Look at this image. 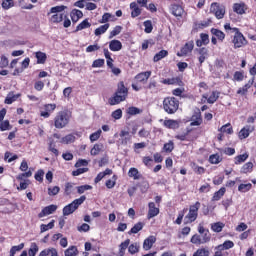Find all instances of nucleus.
Here are the masks:
<instances>
[{"mask_svg":"<svg viewBox=\"0 0 256 256\" xmlns=\"http://www.w3.org/2000/svg\"><path fill=\"white\" fill-rule=\"evenodd\" d=\"M224 227L225 224L223 222H216L211 224V229L214 231V233H221Z\"/></svg>","mask_w":256,"mask_h":256,"instance_id":"nucleus-38","label":"nucleus"},{"mask_svg":"<svg viewBox=\"0 0 256 256\" xmlns=\"http://www.w3.org/2000/svg\"><path fill=\"white\" fill-rule=\"evenodd\" d=\"M253 129L254 128H251V126L242 128L238 133L239 139H247V137H249V135L252 133Z\"/></svg>","mask_w":256,"mask_h":256,"instance_id":"nucleus-20","label":"nucleus"},{"mask_svg":"<svg viewBox=\"0 0 256 256\" xmlns=\"http://www.w3.org/2000/svg\"><path fill=\"white\" fill-rule=\"evenodd\" d=\"M218 131H220V133H226V135H233V126H231V123H227L219 128Z\"/></svg>","mask_w":256,"mask_h":256,"instance_id":"nucleus-35","label":"nucleus"},{"mask_svg":"<svg viewBox=\"0 0 256 256\" xmlns=\"http://www.w3.org/2000/svg\"><path fill=\"white\" fill-rule=\"evenodd\" d=\"M139 243L135 242L128 246V252L130 255H135V253H139Z\"/></svg>","mask_w":256,"mask_h":256,"instance_id":"nucleus-46","label":"nucleus"},{"mask_svg":"<svg viewBox=\"0 0 256 256\" xmlns=\"http://www.w3.org/2000/svg\"><path fill=\"white\" fill-rule=\"evenodd\" d=\"M116 93H117L118 95L122 96V97L124 96V98L127 99V95H128V93H129V90L127 89V87H125V83L120 82V83L118 84V89H117Z\"/></svg>","mask_w":256,"mask_h":256,"instance_id":"nucleus-28","label":"nucleus"},{"mask_svg":"<svg viewBox=\"0 0 256 256\" xmlns=\"http://www.w3.org/2000/svg\"><path fill=\"white\" fill-rule=\"evenodd\" d=\"M57 211V205H49L42 209V211L38 214L39 219H43V217H47L48 215H53Z\"/></svg>","mask_w":256,"mask_h":256,"instance_id":"nucleus-9","label":"nucleus"},{"mask_svg":"<svg viewBox=\"0 0 256 256\" xmlns=\"http://www.w3.org/2000/svg\"><path fill=\"white\" fill-rule=\"evenodd\" d=\"M127 113L128 115H139V113H141V109L137 107H129L127 109Z\"/></svg>","mask_w":256,"mask_h":256,"instance_id":"nucleus-63","label":"nucleus"},{"mask_svg":"<svg viewBox=\"0 0 256 256\" xmlns=\"http://www.w3.org/2000/svg\"><path fill=\"white\" fill-rule=\"evenodd\" d=\"M225 187H222L219 189V191L215 192L213 197H212V201H219L221 199V197H223V195H225Z\"/></svg>","mask_w":256,"mask_h":256,"instance_id":"nucleus-47","label":"nucleus"},{"mask_svg":"<svg viewBox=\"0 0 256 256\" xmlns=\"http://www.w3.org/2000/svg\"><path fill=\"white\" fill-rule=\"evenodd\" d=\"M35 57L38 65H43L45 64V61H47V54H45V52L38 51L35 53Z\"/></svg>","mask_w":256,"mask_h":256,"instance_id":"nucleus-32","label":"nucleus"},{"mask_svg":"<svg viewBox=\"0 0 256 256\" xmlns=\"http://www.w3.org/2000/svg\"><path fill=\"white\" fill-rule=\"evenodd\" d=\"M53 227H55V220H52L48 224H41L40 233H45L46 231H49V229H53Z\"/></svg>","mask_w":256,"mask_h":256,"instance_id":"nucleus-43","label":"nucleus"},{"mask_svg":"<svg viewBox=\"0 0 256 256\" xmlns=\"http://www.w3.org/2000/svg\"><path fill=\"white\" fill-rule=\"evenodd\" d=\"M116 184H117V175H113L111 179L106 181L107 189H113V187H115Z\"/></svg>","mask_w":256,"mask_h":256,"instance_id":"nucleus-53","label":"nucleus"},{"mask_svg":"<svg viewBox=\"0 0 256 256\" xmlns=\"http://www.w3.org/2000/svg\"><path fill=\"white\" fill-rule=\"evenodd\" d=\"M24 247H25L24 243H21L18 246H13L10 249V256H15V253H19V251L23 250Z\"/></svg>","mask_w":256,"mask_h":256,"instance_id":"nucleus-54","label":"nucleus"},{"mask_svg":"<svg viewBox=\"0 0 256 256\" xmlns=\"http://www.w3.org/2000/svg\"><path fill=\"white\" fill-rule=\"evenodd\" d=\"M201 207L200 202H196L194 205L190 206L188 214L184 218V223L189 225V223H193L197 221V217H199V209Z\"/></svg>","mask_w":256,"mask_h":256,"instance_id":"nucleus-4","label":"nucleus"},{"mask_svg":"<svg viewBox=\"0 0 256 256\" xmlns=\"http://www.w3.org/2000/svg\"><path fill=\"white\" fill-rule=\"evenodd\" d=\"M44 110H41L40 115L41 117H44V119H49L51 117V113L57 109L56 104H45L44 105Z\"/></svg>","mask_w":256,"mask_h":256,"instance_id":"nucleus-8","label":"nucleus"},{"mask_svg":"<svg viewBox=\"0 0 256 256\" xmlns=\"http://www.w3.org/2000/svg\"><path fill=\"white\" fill-rule=\"evenodd\" d=\"M145 29V33H151L153 31V22H151V20H146L143 23Z\"/></svg>","mask_w":256,"mask_h":256,"instance_id":"nucleus-57","label":"nucleus"},{"mask_svg":"<svg viewBox=\"0 0 256 256\" xmlns=\"http://www.w3.org/2000/svg\"><path fill=\"white\" fill-rule=\"evenodd\" d=\"M130 243H131V240L126 239L124 242H122L119 245V256H125V251H127V249H129Z\"/></svg>","mask_w":256,"mask_h":256,"instance_id":"nucleus-30","label":"nucleus"},{"mask_svg":"<svg viewBox=\"0 0 256 256\" xmlns=\"http://www.w3.org/2000/svg\"><path fill=\"white\" fill-rule=\"evenodd\" d=\"M11 129V124L8 120H5L0 123V131H9Z\"/></svg>","mask_w":256,"mask_h":256,"instance_id":"nucleus-61","label":"nucleus"},{"mask_svg":"<svg viewBox=\"0 0 256 256\" xmlns=\"http://www.w3.org/2000/svg\"><path fill=\"white\" fill-rule=\"evenodd\" d=\"M170 13L177 19H181L185 15V9L179 4H171Z\"/></svg>","mask_w":256,"mask_h":256,"instance_id":"nucleus-7","label":"nucleus"},{"mask_svg":"<svg viewBox=\"0 0 256 256\" xmlns=\"http://www.w3.org/2000/svg\"><path fill=\"white\" fill-rule=\"evenodd\" d=\"M232 43L234 49H240V47H245V45H247V40L245 39V36H243V33H237L234 34Z\"/></svg>","mask_w":256,"mask_h":256,"instance_id":"nucleus-5","label":"nucleus"},{"mask_svg":"<svg viewBox=\"0 0 256 256\" xmlns=\"http://www.w3.org/2000/svg\"><path fill=\"white\" fill-rule=\"evenodd\" d=\"M201 123H203V118H201L200 113L192 116L191 123H190L191 127H199V125H201Z\"/></svg>","mask_w":256,"mask_h":256,"instance_id":"nucleus-27","label":"nucleus"},{"mask_svg":"<svg viewBox=\"0 0 256 256\" xmlns=\"http://www.w3.org/2000/svg\"><path fill=\"white\" fill-rule=\"evenodd\" d=\"M240 171H241V173H244V174L251 173L253 171V164H252V162L245 163L242 166Z\"/></svg>","mask_w":256,"mask_h":256,"instance_id":"nucleus-49","label":"nucleus"},{"mask_svg":"<svg viewBox=\"0 0 256 256\" xmlns=\"http://www.w3.org/2000/svg\"><path fill=\"white\" fill-rule=\"evenodd\" d=\"M71 121V112L69 111H60L56 114L54 118V127L56 129H65Z\"/></svg>","mask_w":256,"mask_h":256,"instance_id":"nucleus-1","label":"nucleus"},{"mask_svg":"<svg viewBox=\"0 0 256 256\" xmlns=\"http://www.w3.org/2000/svg\"><path fill=\"white\" fill-rule=\"evenodd\" d=\"M130 9H131V17H133V19H135V17H139V15H141L142 13V10L137 4V2L130 3Z\"/></svg>","mask_w":256,"mask_h":256,"instance_id":"nucleus-17","label":"nucleus"},{"mask_svg":"<svg viewBox=\"0 0 256 256\" xmlns=\"http://www.w3.org/2000/svg\"><path fill=\"white\" fill-rule=\"evenodd\" d=\"M197 52H198V61L200 65H203V63H205V60L209 58V50L207 48H199Z\"/></svg>","mask_w":256,"mask_h":256,"instance_id":"nucleus-14","label":"nucleus"},{"mask_svg":"<svg viewBox=\"0 0 256 256\" xmlns=\"http://www.w3.org/2000/svg\"><path fill=\"white\" fill-rule=\"evenodd\" d=\"M19 97H21V94H15L14 92H10L6 98H5V101L4 103L6 105H11L13 103H15V101H17V99H19Z\"/></svg>","mask_w":256,"mask_h":256,"instance_id":"nucleus-21","label":"nucleus"},{"mask_svg":"<svg viewBox=\"0 0 256 256\" xmlns=\"http://www.w3.org/2000/svg\"><path fill=\"white\" fill-rule=\"evenodd\" d=\"M163 125L166 127V129H179L180 125H181V121L180 120H173V119H167L163 121Z\"/></svg>","mask_w":256,"mask_h":256,"instance_id":"nucleus-12","label":"nucleus"},{"mask_svg":"<svg viewBox=\"0 0 256 256\" xmlns=\"http://www.w3.org/2000/svg\"><path fill=\"white\" fill-rule=\"evenodd\" d=\"M245 79V74L241 71H236L234 73V81H243Z\"/></svg>","mask_w":256,"mask_h":256,"instance_id":"nucleus-64","label":"nucleus"},{"mask_svg":"<svg viewBox=\"0 0 256 256\" xmlns=\"http://www.w3.org/2000/svg\"><path fill=\"white\" fill-rule=\"evenodd\" d=\"M74 142H75V135L73 134H68L61 139V143H64L65 145H69V143H74Z\"/></svg>","mask_w":256,"mask_h":256,"instance_id":"nucleus-51","label":"nucleus"},{"mask_svg":"<svg viewBox=\"0 0 256 256\" xmlns=\"http://www.w3.org/2000/svg\"><path fill=\"white\" fill-rule=\"evenodd\" d=\"M70 16H71V20L74 23H77V21H79V19H83V12L78 9H73L70 13Z\"/></svg>","mask_w":256,"mask_h":256,"instance_id":"nucleus-24","label":"nucleus"},{"mask_svg":"<svg viewBox=\"0 0 256 256\" xmlns=\"http://www.w3.org/2000/svg\"><path fill=\"white\" fill-rule=\"evenodd\" d=\"M86 200H87V197L85 195H83L80 198L75 199L74 201H72L70 204L66 205L63 208L64 217H67L69 215H73V213H75V211H77L79 209V206L83 205V203H85Z\"/></svg>","mask_w":256,"mask_h":256,"instance_id":"nucleus-2","label":"nucleus"},{"mask_svg":"<svg viewBox=\"0 0 256 256\" xmlns=\"http://www.w3.org/2000/svg\"><path fill=\"white\" fill-rule=\"evenodd\" d=\"M157 241V238L155 236H149L146 238L143 242V250L149 251L155 245V242Z\"/></svg>","mask_w":256,"mask_h":256,"instance_id":"nucleus-15","label":"nucleus"},{"mask_svg":"<svg viewBox=\"0 0 256 256\" xmlns=\"http://www.w3.org/2000/svg\"><path fill=\"white\" fill-rule=\"evenodd\" d=\"M249 159V153L245 152L244 154H240L234 157V164L241 165V163H245Z\"/></svg>","mask_w":256,"mask_h":256,"instance_id":"nucleus-26","label":"nucleus"},{"mask_svg":"<svg viewBox=\"0 0 256 256\" xmlns=\"http://www.w3.org/2000/svg\"><path fill=\"white\" fill-rule=\"evenodd\" d=\"M159 215V207H157L154 202L148 203V213L147 219H153V217H157Z\"/></svg>","mask_w":256,"mask_h":256,"instance_id":"nucleus-10","label":"nucleus"},{"mask_svg":"<svg viewBox=\"0 0 256 256\" xmlns=\"http://www.w3.org/2000/svg\"><path fill=\"white\" fill-rule=\"evenodd\" d=\"M211 252L207 248L197 249L192 256H210Z\"/></svg>","mask_w":256,"mask_h":256,"instance_id":"nucleus-44","label":"nucleus"},{"mask_svg":"<svg viewBox=\"0 0 256 256\" xmlns=\"http://www.w3.org/2000/svg\"><path fill=\"white\" fill-rule=\"evenodd\" d=\"M125 96H121L120 94H118L117 92L115 93V95L109 99V104L110 105H119V103L125 101Z\"/></svg>","mask_w":256,"mask_h":256,"instance_id":"nucleus-25","label":"nucleus"},{"mask_svg":"<svg viewBox=\"0 0 256 256\" xmlns=\"http://www.w3.org/2000/svg\"><path fill=\"white\" fill-rule=\"evenodd\" d=\"M211 33L212 35H215L219 41H223L225 39V33L219 29L212 28Z\"/></svg>","mask_w":256,"mask_h":256,"instance_id":"nucleus-48","label":"nucleus"},{"mask_svg":"<svg viewBox=\"0 0 256 256\" xmlns=\"http://www.w3.org/2000/svg\"><path fill=\"white\" fill-rule=\"evenodd\" d=\"M149 77H151V71H146L136 75L135 79L138 83H147Z\"/></svg>","mask_w":256,"mask_h":256,"instance_id":"nucleus-18","label":"nucleus"},{"mask_svg":"<svg viewBox=\"0 0 256 256\" xmlns=\"http://www.w3.org/2000/svg\"><path fill=\"white\" fill-rule=\"evenodd\" d=\"M252 187H253V184L251 183L240 184L238 186V191H240V193H247L248 191H251Z\"/></svg>","mask_w":256,"mask_h":256,"instance_id":"nucleus-50","label":"nucleus"},{"mask_svg":"<svg viewBox=\"0 0 256 256\" xmlns=\"http://www.w3.org/2000/svg\"><path fill=\"white\" fill-rule=\"evenodd\" d=\"M233 247H235V243H233V241L228 240L225 241L223 244H220L216 247V249H218V251H225V249H233Z\"/></svg>","mask_w":256,"mask_h":256,"instance_id":"nucleus-31","label":"nucleus"},{"mask_svg":"<svg viewBox=\"0 0 256 256\" xmlns=\"http://www.w3.org/2000/svg\"><path fill=\"white\" fill-rule=\"evenodd\" d=\"M221 161H223V158L219 154H212L209 157V162L212 165H219V163H221Z\"/></svg>","mask_w":256,"mask_h":256,"instance_id":"nucleus-41","label":"nucleus"},{"mask_svg":"<svg viewBox=\"0 0 256 256\" xmlns=\"http://www.w3.org/2000/svg\"><path fill=\"white\" fill-rule=\"evenodd\" d=\"M65 17V14L60 13V14H54L51 16L50 21L52 23H61L63 21V18Z\"/></svg>","mask_w":256,"mask_h":256,"instance_id":"nucleus-52","label":"nucleus"},{"mask_svg":"<svg viewBox=\"0 0 256 256\" xmlns=\"http://www.w3.org/2000/svg\"><path fill=\"white\" fill-rule=\"evenodd\" d=\"M108 29H109V24H104L95 29L94 35H96V37H99V35H103V34L107 33Z\"/></svg>","mask_w":256,"mask_h":256,"instance_id":"nucleus-37","label":"nucleus"},{"mask_svg":"<svg viewBox=\"0 0 256 256\" xmlns=\"http://www.w3.org/2000/svg\"><path fill=\"white\" fill-rule=\"evenodd\" d=\"M123 30V27L121 26H116L109 35V39H113V37H117V35H119V33H121V31Z\"/></svg>","mask_w":256,"mask_h":256,"instance_id":"nucleus-58","label":"nucleus"},{"mask_svg":"<svg viewBox=\"0 0 256 256\" xmlns=\"http://www.w3.org/2000/svg\"><path fill=\"white\" fill-rule=\"evenodd\" d=\"M167 55H169V52L167 50H161L160 52L156 53L153 58L154 63L161 61V59H165Z\"/></svg>","mask_w":256,"mask_h":256,"instance_id":"nucleus-36","label":"nucleus"},{"mask_svg":"<svg viewBox=\"0 0 256 256\" xmlns=\"http://www.w3.org/2000/svg\"><path fill=\"white\" fill-rule=\"evenodd\" d=\"M74 191H75V184H73L71 182H67L65 184V188H64L65 195H72V193H74Z\"/></svg>","mask_w":256,"mask_h":256,"instance_id":"nucleus-45","label":"nucleus"},{"mask_svg":"<svg viewBox=\"0 0 256 256\" xmlns=\"http://www.w3.org/2000/svg\"><path fill=\"white\" fill-rule=\"evenodd\" d=\"M105 149V146L102 143L94 144L93 148L90 151L91 155H99L100 153H103Z\"/></svg>","mask_w":256,"mask_h":256,"instance_id":"nucleus-29","label":"nucleus"},{"mask_svg":"<svg viewBox=\"0 0 256 256\" xmlns=\"http://www.w3.org/2000/svg\"><path fill=\"white\" fill-rule=\"evenodd\" d=\"M210 11L214 13L216 19H223L225 17V6L213 3L211 4Z\"/></svg>","mask_w":256,"mask_h":256,"instance_id":"nucleus-6","label":"nucleus"},{"mask_svg":"<svg viewBox=\"0 0 256 256\" xmlns=\"http://www.w3.org/2000/svg\"><path fill=\"white\" fill-rule=\"evenodd\" d=\"M145 227V224L143 222L136 223L131 230L128 232V235H133L139 233Z\"/></svg>","mask_w":256,"mask_h":256,"instance_id":"nucleus-33","label":"nucleus"},{"mask_svg":"<svg viewBox=\"0 0 256 256\" xmlns=\"http://www.w3.org/2000/svg\"><path fill=\"white\" fill-rule=\"evenodd\" d=\"M190 167L194 171V173H197V175H203V173H205V169L197 165V163L195 162H191Z\"/></svg>","mask_w":256,"mask_h":256,"instance_id":"nucleus-39","label":"nucleus"},{"mask_svg":"<svg viewBox=\"0 0 256 256\" xmlns=\"http://www.w3.org/2000/svg\"><path fill=\"white\" fill-rule=\"evenodd\" d=\"M163 85H177L179 83V78H167L161 81Z\"/></svg>","mask_w":256,"mask_h":256,"instance_id":"nucleus-55","label":"nucleus"},{"mask_svg":"<svg viewBox=\"0 0 256 256\" xmlns=\"http://www.w3.org/2000/svg\"><path fill=\"white\" fill-rule=\"evenodd\" d=\"M219 99V92L218 91H213L210 96L207 94L203 95V99L202 102L205 103V101H207V103L213 104L215 103L217 100Z\"/></svg>","mask_w":256,"mask_h":256,"instance_id":"nucleus-13","label":"nucleus"},{"mask_svg":"<svg viewBox=\"0 0 256 256\" xmlns=\"http://www.w3.org/2000/svg\"><path fill=\"white\" fill-rule=\"evenodd\" d=\"M193 47H195V45L193 44V42H188L186 43L180 50V52L177 53L178 57H185L187 55H189V53H191V51H193Z\"/></svg>","mask_w":256,"mask_h":256,"instance_id":"nucleus-11","label":"nucleus"},{"mask_svg":"<svg viewBox=\"0 0 256 256\" xmlns=\"http://www.w3.org/2000/svg\"><path fill=\"white\" fill-rule=\"evenodd\" d=\"M59 256V252L57 251L56 248L50 247V248H46L44 250H42L39 253V256Z\"/></svg>","mask_w":256,"mask_h":256,"instance_id":"nucleus-23","label":"nucleus"},{"mask_svg":"<svg viewBox=\"0 0 256 256\" xmlns=\"http://www.w3.org/2000/svg\"><path fill=\"white\" fill-rule=\"evenodd\" d=\"M101 130H98L90 135V141L91 143H95V141L99 140V137H101Z\"/></svg>","mask_w":256,"mask_h":256,"instance_id":"nucleus-62","label":"nucleus"},{"mask_svg":"<svg viewBox=\"0 0 256 256\" xmlns=\"http://www.w3.org/2000/svg\"><path fill=\"white\" fill-rule=\"evenodd\" d=\"M128 177L139 179V170H137V168H130L128 171Z\"/></svg>","mask_w":256,"mask_h":256,"instance_id":"nucleus-59","label":"nucleus"},{"mask_svg":"<svg viewBox=\"0 0 256 256\" xmlns=\"http://www.w3.org/2000/svg\"><path fill=\"white\" fill-rule=\"evenodd\" d=\"M65 9H67V6H65V5L54 6L50 9V11L48 12V15L61 14V13H63V11H65Z\"/></svg>","mask_w":256,"mask_h":256,"instance_id":"nucleus-34","label":"nucleus"},{"mask_svg":"<svg viewBox=\"0 0 256 256\" xmlns=\"http://www.w3.org/2000/svg\"><path fill=\"white\" fill-rule=\"evenodd\" d=\"M109 49L110 51H121L123 49V44L119 40H111L109 42Z\"/></svg>","mask_w":256,"mask_h":256,"instance_id":"nucleus-19","label":"nucleus"},{"mask_svg":"<svg viewBox=\"0 0 256 256\" xmlns=\"http://www.w3.org/2000/svg\"><path fill=\"white\" fill-rule=\"evenodd\" d=\"M64 255L65 256H78L79 250L77 249L76 246H70L68 249L65 250Z\"/></svg>","mask_w":256,"mask_h":256,"instance_id":"nucleus-40","label":"nucleus"},{"mask_svg":"<svg viewBox=\"0 0 256 256\" xmlns=\"http://www.w3.org/2000/svg\"><path fill=\"white\" fill-rule=\"evenodd\" d=\"M89 27H91V22H89V19L86 18L77 25L76 31H83V29H89Z\"/></svg>","mask_w":256,"mask_h":256,"instance_id":"nucleus-42","label":"nucleus"},{"mask_svg":"<svg viewBox=\"0 0 256 256\" xmlns=\"http://www.w3.org/2000/svg\"><path fill=\"white\" fill-rule=\"evenodd\" d=\"M38 251H39V246H37L36 243H32L30 246V249L28 250V255L35 256V255H37Z\"/></svg>","mask_w":256,"mask_h":256,"instance_id":"nucleus-56","label":"nucleus"},{"mask_svg":"<svg viewBox=\"0 0 256 256\" xmlns=\"http://www.w3.org/2000/svg\"><path fill=\"white\" fill-rule=\"evenodd\" d=\"M163 149L166 153H171V151L175 149V144H173V141H169L168 143L164 144Z\"/></svg>","mask_w":256,"mask_h":256,"instance_id":"nucleus-60","label":"nucleus"},{"mask_svg":"<svg viewBox=\"0 0 256 256\" xmlns=\"http://www.w3.org/2000/svg\"><path fill=\"white\" fill-rule=\"evenodd\" d=\"M233 11L234 13H237V15H245L247 5H245V3H235L233 5Z\"/></svg>","mask_w":256,"mask_h":256,"instance_id":"nucleus-16","label":"nucleus"},{"mask_svg":"<svg viewBox=\"0 0 256 256\" xmlns=\"http://www.w3.org/2000/svg\"><path fill=\"white\" fill-rule=\"evenodd\" d=\"M163 109L169 115H173V113H177L179 109V100L175 97H167L163 100Z\"/></svg>","mask_w":256,"mask_h":256,"instance_id":"nucleus-3","label":"nucleus"},{"mask_svg":"<svg viewBox=\"0 0 256 256\" xmlns=\"http://www.w3.org/2000/svg\"><path fill=\"white\" fill-rule=\"evenodd\" d=\"M129 141H131V136L129 135V131L122 130L120 132L119 143L121 145H127V143H129Z\"/></svg>","mask_w":256,"mask_h":256,"instance_id":"nucleus-22","label":"nucleus"}]
</instances>
